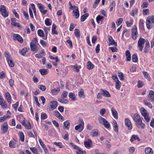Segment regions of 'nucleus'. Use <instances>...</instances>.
Returning a JSON list of instances; mask_svg holds the SVG:
<instances>
[{"mask_svg":"<svg viewBox=\"0 0 154 154\" xmlns=\"http://www.w3.org/2000/svg\"><path fill=\"white\" fill-rule=\"evenodd\" d=\"M145 42V39L142 38H140L138 41L137 47L141 52L143 51Z\"/></svg>","mask_w":154,"mask_h":154,"instance_id":"20e7f679","label":"nucleus"},{"mask_svg":"<svg viewBox=\"0 0 154 154\" xmlns=\"http://www.w3.org/2000/svg\"><path fill=\"white\" fill-rule=\"evenodd\" d=\"M70 144L71 146H72L74 149L76 150L77 151L79 149H80V148H79V146H76V145H74V143H70Z\"/></svg>","mask_w":154,"mask_h":154,"instance_id":"6e6d98bb","label":"nucleus"},{"mask_svg":"<svg viewBox=\"0 0 154 154\" xmlns=\"http://www.w3.org/2000/svg\"><path fill=\"white\" fill-rule=\"evenodd\" d=\"M54 144L56 145L57 146L59 147L60 148H62L63 147V146L61 143H57V142H54Z\"/></svg>","mask_w":154,"mask_h":154,"instance_id":"864d4df0","label":"nucleus"},{"mask_svg":"<svg viewBox=\"0 0 154 154\" xmlns=\"http://www.w3.org/2000/svg\"><path fill=\"white\" fill-rule=\"evenodd\" d=\"M38 41L37 40V38H34L32 40L31 42L30 45H38Z\"/></svg>","mask_w":154,"mask_h":154,"instance_id":"7c9ffc66","label":"nucleus"},{"mask_svg":"<svg viewBox=\"0 0 154 154\" xmlns=\"http://www.w3.org/2000/svg\"><path fill=\"white\" fill-rule=\"evenodd\" d=\"M132 60L133 62L136 63L138 61V58L136 54H134L132 56Z\"/></svg>","mask_w":154,"mask_h":154,"instance_id":"f704fd0d","label":"nucleus"},{"mask_svg":"<svg viewBox=\"0 0 154 154\" xmlns=\"http://www.w3.org/2000/svg\"><path fill=\"white\" fill-rule=\"evenodd\" d=\"M76 154H86V152L85 151L82 150L80 148L76 152Z\"/></svg>","mask_w":154,"mask_h":154,"instance_id":"de8ad7c7","label":"nucleus"},{"mask_svg":"<svg viewBox=\"0 0 154 154\" xmlns=\"http://www.w3.org/2000/svg\"><path fill=\"white\" fill-rule=\"evenodd\" d=\"M121 84V82H119V80H118V81H116V88L118 90H119L120 88Z\"/></svg>","mask_w":154,"mask_h":154,"instance_id":"5fc2aeb1","label":"nucleus"},{"mask_svg":"<svg viewBox=\"0 0 154 154\" xmlns=\"http://www.w3.org/2000/svg\"><path fill=\"white\" fill-rule=\"evenodd\" d=\"M145 152L146 154H153V151L150 148H147L145 149Z\"/></svg>","mask_w":154,"mask_h":154,"instance_id":"a878e982","label":"nucleus"},{"mask_svg":"<svg viewBox=\"0 0 154 154\" xmlns=\"http://www.w3.org/2000/svg\"><path fill=\"white\" fill-rule=\"evenodd\" d=\"M137 140L138 141H140V139L138 136L133 135H132V137L130 139V141L131 142H132L135 140Z\"/></svg>","mask_w":154,"mask_h":154,"instance_id":"c85d7f7f","label":"nucleus"},{"mask_svg":"<svg viewBox=\"0 0 154 154\" xmlns=\"http://www.w3.org/2000/svg\"><path fill=\"white\" fill-rule=\"evenodd\" d=\"M39 142L40 143V145L42 147V148L44 149V152L45 153H48V150L46 148L45 145L44 144V143L42 142L41 139H39L38 140Z\"/></svg>","mask_w":154,"mask_h":154,"instance_id":"4468645a","label":"nucleus"},{"mask_svg":"<svg viewBox=\"0 0 154 154\" xmlns=\"http://www.w3.org/2000/svg\"><path fill=\"white\" fill-rule=\"evenodd\" d=\"M8 129V125L7 122H5L1 126V130L3 132V134L6 133Z\"/></svg>","mask_w":154,"mask_h":154,"instance_id":"9d476101","label":"nucleus"},{"mask_svg":"<svg viewBox=\"0 0 154 154\" xmlns=\"http://www.w3.org/2000/svg\"><path fill=\"white\" fill-rule=\"evenodd\" d=\"M123 21V19L122 18H121L118 19L116 22V24L118 26L119 25L122 23Z\"/></svg>","mask_w":154,"mask_h":154,"instance_id":"8fccbe9b","label":"nucleus"},{"mask_svg":"<svg viewBox=\"0 0 154 154\" xmlns=\"http://www.w3.org/2000/svg\"><path fill=\"white\" fill-rule=\"evenodd\" d=\"M66 97H61L58 99V101L61 103L66 104L69 102V100L66 98Z\"/></svg>","mask_w":154,"mask_h":154,"instance_id":"a211bd4d","label":"nucleus"},{"mask_svg":"<svg viewBox=\"0 0 154 154\" xmlns=\"http://www.w3.org/2000/svg\"><path fill=\"white\" fill-rule=\"evenodd\" d=\"M15 141H16L14 140L13 141H11L9 143V146L11 147H15Z\"/></svg>","mask_w":154,"mask_h":154,"instance_id":"58836bf2","label":"nucleus"},{"mask_svg":"<svg viewBox=\"0 0 154 154\" xmlns=\"http://www.w3.org/2000/svg\"><path fill=\"white\" fill-rule=\"evenodd\" d=\"M50 106L51 107V110H52L56 108L57 106V102L56 101H53L51 102Z\"/></svg>","mask_w":154,"mask_h":154,"instance_id":"6ab92c4d","label":"nucleus"},{"mask_svg":"<svg viewBox=\"0 0 154 154\" xmlns=\"http://www.w3.org/2000/svg\"><path fill=\"white\" fill-rule=\"evenodd\" d=\"M37 6L38 7L40 12L42 13L43 14H45L47 12V10H44V6L41 3H38L37 5Z\"/></svg>","mask_w":154,"mask_h":154,"instance_id":"f8f14e48","label":"nucleus"},{"mask_svg":"<svg viewBox=\"0 0 154 154\" xmlns=\"http://www.w3.org/2000/svg\"><path fill=\"white\" fill-rule=\"evenodd\" d=\"M28 49L27 48H23L20 52V54L23 55L24 56L25 54V53L27 51H28Z\"/></svg>","mask_w":154,"mask_h":154,"instance_id":"79ce46f5","label":"nucleus"},{"mask_svg":"<svg viewBox=\"0 0 154 154\" xmlns=\"http://www.w3.org/2000/svg\"><path fill=\"white\" fill-rule=\"evenodd\" d=\"M10 66L13 67L14 66V63L12 59L7 61Z\"/></svg>","mask_w":154,"mask_h":154,"instance_id":"49530a36","label":"nucleus"},{"mask_svg":"<svg viewBox=\"0 0 154 154\" xmlns=\"http://www.w3.org/2000/svg\"><path fill=\"white\" fill-rule=\"evenodd\" d=\"M12 36L13 37V39L15 41L17 40L19 42V35L17 34H13Z\"/></svg>","mask_w":154,"mask_h":154,"instance_id":"4c0bfd02","label":"nucleus"},{"mask_svg":"<svg viewBox=\"0 0 154 154\" xmlns=\"http://www.w3.org/2000/svg\"><path fill=\"white\" fill-rule=\"evenodd\" d=\"M150 44L149 41L147 40L146 41V44L144 49V52L145 53H148L150 47Z\"/></svg>","mask_w":154,"mask_h":154,"instance_id":"dca6fc26","label":"nucleus"},{"mask_svg":"<svg viewBox=\"0 0 154 154\" xmlns=\"http://www.w3.org/2000/svg\"><path fill=\"white\" fill-rule=\"evenodd\" d=\"M50 20L49 19L47 18L45 20V23L47 26H49L51 25V23L49 22Z\"/></svg>","mask_w":154,"mask_h":154,"instance_id":"13d9d810","label":"nucleus"},{"mask_svg":"<svg viewBox=\"0 0 154 154\" xmlns=\"http://www.w3.org/2000/svg\"><path fill=\"white\" fill-rule=\"evenodd\" d=\"M70 125V122L68 120L66 121L63 123V128L66 130H68L69 128Z\"/></svg>","mask_w":154,"mask_h":154,"instance_id":"b1692460","label":"nucleus"},{"mask_svg":"<svg viewBox=\"0 0 154 154\" xmlns=\"http://www.w3.org/2000/svg\"><path fill=\"white\" fill-rule=\"evenodd\" d=\"M140 111L142 115L144 117V118L147 122H149L150 118L146 110L143 108H141Z\"/></svg>","mask_w":154,"mask_h":154,"instance_id":"39448f33","label":"nucleus"},{"mask_svg":"<svg viewBox=\"0 0 154 154\" xmlns=\"http://www.w3.org/2000/svg\"><path fill=\"white\" fill-rule=\"evenodd\" d=\"M108 39L109 42V45H114L115 46H117V44L116 42H115L114 40L111 36H108Z\"/></svg>","mask_w":154,"mask_h":154,"instance_id":"2eb2a0df","label":"nucleus"},{"mask_svg":"<svg viewBox=\"0 0 154 154\" xmlns=\"http://www.w3.org/2000/svg\"><path fill=\"white\" fill-rule=\"evenodd\" d=\"M134 120L137 124L139 127L142 128H144L145 127V125L142 122V120L140 116L137 114H134L133 118Z\"/></svg>","mask_w":154,"mask_h":154,"instance_id":"f257e3e1","label":"nucleus"},{"mask_svg":"<svg viewBox=\"0 0 154 154\" xmlns=\"http://www.w3.org/2000/svg\"><path fill=\"white\" fill-rule=\"evenodd\" d=\"M115 46L114 47H110L109 48V49L111 50L112 52H116L117 51L118 49Z\"/></svg>","mask_w":154,"mask_h":154,"instance_id":"a18cd8bd","label":"nucleus"},{"mask_svg":"<svg viewBox=\"0 0 154 154\" xmlns=\"http://www.w3.org/2000/svg\"><path fill=\"white\" fill-rule=\"evenodd\" d=\"M49 57L51 60H55L57 62L59 61V59L57 57H56L55 58L51 55H50L49 56Z\"/></svg>","mask_w":154,"mask_h":154,"instance_id":"0e129e2a","label":"nucleus"},{"mask_svg":"<svg viewBox=\"0 0 154 154\" xmlns=\"http://www.w3.org/2000/svg\"><path fill=\"white\" fill-rule=\"evenodd\" d=\"M10 117L9 115L4 116L3 117H1L0 118V122H2L5 121L6 119Z\"/></svg>","mask_w":154,"mask_h":154,"instance_id":"a19ab883","label":"nucleus"},{"mask_svg":"<svg viewBox=\"0 0 154 154\" xmlns=\"http://www.w3.org/2000/svg\"><path fill=\"white\" fill-rule=\"evenodd\" d=\"M138 11V9L137 8H135L133 9L131 13V15L134 17L135 14H137Z\"/></svg>","mask_w":154,"mask_h":154,"instance_id":"2f4dec72","label":"nucleus"},{"mask_svg":"<svg viewBox=\"0 0 154 154\" xmlns=\"http://www.w3.org/2000/svg\"><path fill=\"white\" fill-rule=\"evenodd\" d=\"M37 45H30V48L32 51H36L37 52L38 50V48L37 46Z\"/></svg>","mask_w":154,"mask_h":154,"instance_id":"393cba45","label":"nucleus"},{"mask_svg":"<svg viewBox=\"0 0 154 154\" xmlns=\"http://www.w3.org/2000/svg\"><path fill=\"white\" fill-rule=\"evenodd\" d=\"M146 20L151 23L152 24L154 23V16L148 17Z\"/></svg>","mask_w":154,"mask_h":154,"instance_id":"473e14b6","label":"nucleus"},{"mask_svg":"<svg viewBox=\"0 0 154 154\" xmlns=\"http://www.w3.org/2000/svg\"><path fill=\"white\" fill-rule=\"evenodd\" d=\"M152 24L151 23L149 22V21L146 20V26L148 29H151V25Z\"/></svg>","mask_w":154,"mask_h":154,"instance_id":"680f3d73","label":"nucleus"},{"mask_svg":"<svg viewBox=\"0 0 154 154\" xmlns=\"http://www.w3.org/2000/svg\"><path fill=\"white\" fill-rule=\"evenodd\" d=\"M125 55L126 57V61H130L131 60V55L129 50H127L126 51Z\"/></svg>","mask_w":154,"mask_h":154,"instance_id":"4be33fe9","label":"nucleus"},{"mask_svg":"<svg viewBox=\"0 0 154 154\" xmlns=\"http://www.w3.org/2000/svg\"><path fill=\"white\" fill-rule=\"evenodd\" d=\"M112 113V115L116 119L118 118V113L117 111L113 108H112L111 109Z\"/></svg>","mask_w":154,"mask_h":154,"instance_id":"5701e85b","label":"nucleus"},{"mask_svg":"<svg viewBox=\"0 0 154 154\" xmlns=\"http://www.w3.org/2000/svg\"><path fill=\"white\" fill-rule=\"evenodd\" d=\"M114 122L115 123L114 124H115L116 125L113 126V129L115 131L118 132L119 129L118 126L117 124V122L116 121H115V122Z\"/></svg>","mask_w":154,"mask_h":154,"instance_id":"4d7b16f0","label":"nucleus"},{"mask_svg":"<svg viewBox=\"0 0 154 154\" xmlns=\"http://www.w3.org/2000/svg\"><path fill=\"white\" fill-rule=\"evenodd\" d=\"M100 45L99 44H98L95 48V51L96 52L97 54L99 53V51H100Z\"/></svg>","mask_w":154,"mask_h":154,"instance_id":"338daca9","label":"nucleus"},{"mask_svg":"<svg viewBox=\"0 0 154 154\" xmlns=\"http://www.w3.org/2000/svg\"><path fill=\"white\" fill-rule=\"evenodd\" d=\"M0 105L2 108H5L7 107V105L4 100L1 97H0Z\"/></svg>","mask_w":154,"mask_h":154,"instance_id":"aec40b11","label":"nucleus"},{"mask_svg":"<svg viewBox=\"0 0 154 154\" xmlns=\"http://www.w3.org/2000/svg\"><path fill=\"white\" fill-rule=\"evenodd\" d=\"M84 144L85 147L88 149L90 148L92 145L91 140L89 139H88L87 141H85Z\"/></svg>","mask_w":154,"mask_h":154,"instance_id":"9b49d317","label":"nucleus"},{"mask_svg":"<svg viewBox=\"0 0 154 154\" xmlns=\"http://www.w3.org/2000/svg\"><path fill=\"white\" fill-rule=\"evenodd\" d=\"M144 85V83L140 81H138V84L137 86L139 88L142 87Z\"/></svg>","mask_w":154,"mask_h":154,"instance_id":"052dcab7","label":"nucleus"},{"mask_svg":"<svg viewBox=\"0 0 154 154\" xmlns=\"http://www.w3.org/2000/svg\"><path fill=\"white\" fill-rule=\"evenodd\" d=\"M79 122L80 123L79 124L75 127V129L78 130L79 132H81L84 128V122L82 119H80Z\"/></svg>","mask_w":154,"mask_h":154,"instance_id":"423d86ee","label":"nucleus"},{"mask_svg":"<svg viewBox=\"0 0 154 154\" xmlns=\"http://www.w3.org/2000/svg\"><path fill=\"white\" fill-rule=\"evenodd\" d=\"M98 120L100 123L103 124L104 127L106 128H109L110 127V125L107 120L104 118L100 116L98 118Z\"/></svg>","mask_w":154,"mask_h":154,"instance_id":"7ed1b4c3","label":"nucleus"},{"mask_svg":"<svg viewBox=\"0 0 154 154\" xmlns=\"http://www.w3.org/2000/svg\"><path fill=\"white\" fill-rule=\"evenodd\" d=\"M144 102L145 105L148 106L151 109L152 108V104L150 103L147 102L146 100H144Z\"/></svg>","mask_w":154,"mask_h":154,"instance_id":"c03bdc74","label":"nucleus"},{"mask_svg":"<svg viewBox=\"0 0 154 154\" xmlns=\"http://www.w3.org/2000/svg\"><path fill=\"white\" fill-rule=\"evenodd\" d=\"M74 34L75 36L77 37H79L80 36V31L79 29H76L75 30Z\"/></svg>","mask_w":154,"mask_h":154,"instance_id":"72a5a7b5","label":"nucleus"},{"mask_svg":"<svg viewBox=\"0 0 154 154\" xmlns=\"http://www.w3.org/2000/svg\"><path fill=\"white\" fill-rule=\"evenodd\" d=\"M84 91L82 89H81L79 93V96H84Z\"/></svg>","mask_w":154,"mask_h":154,"instance_id":"774afa93","label":"nucleus"},{"mask_svg":"<svg viewBox=\"0 0 154 154\" xmlns=\"http://www.w3.org/2000/svg\"><path fill=\"white\" fill-rule=\"evenodd\" d=\"M39 72L42 75H45L48 73V70L46 69H40Z\"/></svg>","mask_w":154,"mask_h":154,"instance_id":"c756f323","label":"nucleus"},{"mask_svg":"<svg viewBox=\"0 0 154 154\" xmlns=\"http://www.w3.org/2000/svg\"><path fill=\"white\" fill-rule=\"evenodd\" d=\"M44 30L45 32L46 36L45 38H44V39L45 40H46L47 39V35L48 34V31L49 30V29L47 27H45L44 28Z\"/></svg>","mask_w":154,"mask_h":154,"instance_id":"37998d69","label":"nucleus"},{"mask_svg":"<svg viewBox=\"0 0 154 154\" xmlns=\"http://www.w3.org/2000/svg\"><path fill=\"white\" fill-rule=\"evenodd\" d=\"M73 16H75V18H77L79 17V14L78 8L73 11Z\"/></svg>","mask_w":154,"mask_h":154,"instance_id":"412c9836","label":"nucleus"},{"mask_svg":"<svg viewBox=\"0 0 154 154\" xmlns=\"http://www.w3.org/2000/svg\"><path fill=\"white\" fill-rule=\"evenodd\" d=\"M60 91V87H58L51 90V94L52 95H56Z\"/></svg>","mask_w":154,"mask_h":154,"instance_id":"f3484780","label":"nucleus"},{"mask_svg":"<svg viewBox=\"0 0 154 154\" xmlns=\"http://www.w3.org/2000/svg\"><path fill=\"white\" fill-rule=\"evenodd\" d=\"M47 116L45 113H42L41 115V119H42L44 120L46 119Z\"/></svg>","mask_w":154,"mask_h":154,"instance_id":"e2e57ef3","label":"nucleus"},{"mask_svg":"<svg viewBox=\"0 0 154 154\" xmlns=\"http://www.w3.org/2000/svg\"><path fill=\"white\" fill-rule=\"evenodd\" d=\"M118 75L119 77L121 80H123L124 79V77L123 73L121 72H119Z\"/></svg>","mask_w":154,"mask_h":154,"instance_id":"3c124183","label":"nucleus"},{"mask_svg":"<svg viewBox=\"0 0 154 154\" xmlns=\"http://www.w3.org/2000/svg\"><path fill=\"white\" fill-rule=\"evenodd\" d=\"M5 56L6 58L7 61L12 59V58L9 55V53L7 51L5 52Z\"/></svg>","mask_w":154,"mask_h":154,"instance_id":"ea45409f","label":"nucleus"},{"mask_svg":"<svg viewBox=\"0 0 154 154\" xmlns=\"http://www.w3.org/2000/svg\"><path fill=\"white\" fill-rule=\"evenodd\" d=\"M38 35L41 37H44V35L43 33V31L41 29H38L37 31Z\"/></svg>","mask_w":154,"mask_h":154,"instance_id":"c9c22d12","label":"nucleus"},{"mask_svg":"<svg viewBox=\"0 0 154 154\" xmlns=\"http://www.w3.org/2000/svg\"><path fill=\"white\" fill-rule=\"evenodd\" d=\"M100 93H98L97 96H99L102 94L103 96H110V94L108 91L106 90L100 89Z\"/></svg>","mask_w":154,"mask_h":154,"instance_id":"0eeeda50","label":"nucleus"},{"mask_svg":"<svg viewBox=\"0 0 154 154\" xmlns=\"http://www.w3.org/2000/svg\"><path fill=\"white\" fill-rule=\"evenodd\" d=\"M125 123L126 125L128 127V129L131 130L132 129V125L130 120L128 119H125Z\"/></svg>","mask_w":154,"mask_h":154,"instance_id":"ddd939ff","label":"nucleus"},{"mask_svg":"<svg viewBox=\"0 0 154 154\" xmlns=\"http://www.w3.org/2000/svg\"><path fill=\"white\" fill-rule=\"evenodd\" d=\"M149 11L148 9H144L143 10V14L144 15H149Z\"/></svg>","mask_w":154,"mask_h":154,"instance_id":"69168bd1","label":"nucleus"},{"mask_svg":"<svg viewBox=\"0 0 154 154\" xmlns=\"http://www.w3.org/2000/svg\"><path fill=\"white\" fill-rule=\"evenodd\" d=\"M22 125L24 126L28 130L30 129L31 128V124L29 121L24 120L22 122Z\"/></svg>","mask_w":154,"mask_h":154,"instance_id":"6e6552de","label":"nucleus"},{"mask_svg":"<svg viewBox=\"0 0 154 154\" xmlns=\"http://www.w3.org/2000/svg\"><path fill=\"white\" fill-rule=\"evenodd\" d=\"M20 137L21 141L23 142L24 140V135L23 132L20 133Z\"/></svg>","mask_w":154,"mask_h":154,"instance_id":"bf43d9fd","label":"nucleus"},{"mask_svg":"<svg viewBox=\"0 0 154 154\" xmlns=\"http://www.w3.org/2000/svg\"><path fill=\"white\" fill-rule=\"evenodd\" d=\"M104 18V17L101 16L100 15H98L96 17V20L97 22L99 24H101V23H100V21H101L102 19H103Z\"/></svg>","mask_w":154,"mask_h":154,"instance_id":"bb28decb","label":"nucleus"},{"mask_svg":"<svg viewBox=\"0 0 154 154\" xmlns=\"http://www.w3.org/2000/svg\"><path fill=\"white\" fill-rule=\"evenodd\" d=\"M131 38L134 40H135L137 38L138 35V33L137 28L136 26H133L131 29Z\"/></svg>","mask_w":154,"mask_h":154,"instance_id":"f03ea898","label":"nucleus"},{"mask_svg":"<svg viewBox=\"0 0 154 154\" xmlns=\"http://www.w3.org/2000/svg\"><path fill=\"white\" fill-rule=\"evenodd\" d=\"M144 24V21L142 19H140V20L139 22V25L141 28H143V25Z\"/></svg>","mask_w":154,"mask_h":154,"instance_id":"603ef678","label":"nucleus"},{"mask_svg":"<svg viewBox=\"0 0 154 154\" xmlns=\"http://www.w3.org/2000/svg\"><path fill=\"white\" fill-rule=\"evenodd\" d=\"M30 149L34 154H38V151L36 148L30 147Z\"/></svg>","mask_w":154,"mask_h":154,"instance_id":"09e8293b","label":"nucleus"},{"mask_svg":"<svg viewBox=\"0 0 154 154\" xmlns=\"http://www.w3.org/2000/svg\"><path fill=\"white\" fill-rule=\"evenodd\" d=\"M88 14L87 13L82 15L81 17V21L82 22L84 21L88 17Z\"/></svg>","mask_w":154,"mask_h":154,"instance_id":"e433bc0d","label":"nucleus"},{"mask_svg":"<svg viewBox=\"0 0 154 154\" xmlns=\"http://www.w3.org/2000/svg\"><path fill=\"white\" fill-rule=\"evenodd\" d=\"M87 64V68L88 69H91L94 68V66L92 63L91 61H88Z\"/></svg>","mask_w":154,"mask_h":154,"instance_id":"cd10ccee","label":"nucleus"},{"mask_svg":"<svg viewBox=\"0 0 154 154\" xmlns=\"http://www.w3.org/2000/svg\"><path fill=\"white\" fill-rule=\"evenodd\" d=\"M0 11L1 12L2 15L5 17L8 16V13L6 12L5 7L4 5H1L0 8Z\"/></svg>","mask_w":154,"mask_h":154,"instance_id":"1a4fd4ad","label":"nucleus"}]
</instances>
